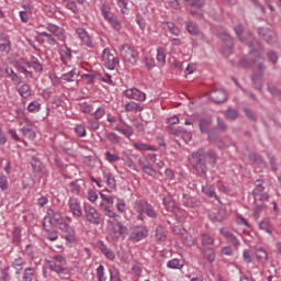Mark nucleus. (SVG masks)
<instances>
[{"label": "nucleus", "mask_w": 281, "mask_h": 281, "mask_svg": "<svg viewBox=\"0 0 281 281\" xmlns=\"http://www.w3.org/2000/svg\"><path fill=\"white\" fill-rule=\"evenodd\" d=\"M133 146L136 150H151L154 153L157 151L156 147H153L150 145H146L144 143H134Z\"/></svg>", "instance_id": "37"}, {"label": "nucleus", "mask_w": 281, "mask_h": 281, "mask_svg": "<svg viewBox=\"0 0 281 281\" xmlns=\"http://www.w3.org/2000/svg\"><path fill=\"white\" fill-rule=\"evenodd\" d=\"M168 269H183V261L181 259H171L167 262Z\"/></svg>", "instance_id": "33"}, {"label": "nucleus", "mask_w": 281, "mask_h": 281, "mask_svg": "<svg viewBox=\"0 0 281 281\" xmlns=\"http://www.w3.org/2000/svg\"><path fill=\"white\" fill-rule=\"evenodd\" d=\"M24 137H26L27 139H36V132L34 130H32V127L30 126H23L21 128Z\"/></svg>", "instance_id": "32"}, {"label": "nucleus", "mask_w": 281, "mask_h": 281, "mask_svg": "<svg viewBox=\"0 0 281 281\" xmlns=\"http://www.w3.org/2000/svg\"><path fill=\"white\" fill-rule=\"evenodd\" d=\"M97 278L98 281H106V277L104 276V266L100 265L97 268Z\"/></svg>", "instance_id": "55"}, {"label": "nucleus", "mask_w": 281, "mask_h": 281, "mask_svg": "<svg viewBox=\"0 0 281 281\" xmlns=\"http://www.w3.org/2000/svg\"><path fill=\"white\" fill-rule=\"evenodd\" d=\"M116 5L120 8L121 13L128 14V0H116Z\"/></svg>", "instance_id": "40"}, {"label": "nucleus", "mask_w": 281, "mask_h": 281, "mask_svg": "<svg viewBox=\"0 0 281 281\" xmlns=\"http://www.w3.org/2000/svg\"><path fill=\"white\" fill-rule=\"evenodd\" d=\"M69 189L71 194L78 195L80 194V192H82V184L80 183L79 180H77L75 182L69 183Z\"/></svg>", "instance_id": "31"}, {"label": "nucleus", "mask_w": 281, "mask_h": 281, "mask_svg": "<svg viewBox=\"0 0 281 281\" xmlns=\"http://www.w3.org/2000/svg\"><path fill=\"white\" fill-rule=\"evenodd\" d=\"M190 161L200 175H207V166H205V161L212 167L216 166V153L213 150L204 153L200 149L191 155Z\"/></svg>", "instance_id": "2"}, {"label": "nucleus", "mask_w": 281, "mask_h": 281, "mask_svg": "<svg viewBox=\"0 0 281 281\" xmlns=\"http://www.w3.org/2000/svg\"><path fill=\"white\" fill-rule=\"evenodd\" d=\"M162 30L170 32L173 36H179V34H181V30H179V27H177L172 22H165L162 24Z\"/></svg>", "instance_id": "24"}, {"label": "nucleus", "mask_w": 281, "mask_h": 281, "mask_svg": "<svg viewBox=\"0 0 281 281\" xmlns=\"http://www.w3.org/2000/svg\"><path fill=\"white\" fill-rule=\"evenodd\" d=\"M0 189L8 190V178L5 176H0Z\"/></svg>", "instance_id": "64"}, {"label": "nucleus", "mask_w": 281, "mask_h": 281, "mask_svg": "<svg viewBox=\"0 0 281 281\" xmlns=\"http://www.w3.org/2000/svg\"><path fill=\"white\" fill-rule=\"evenodd\" d=\"M12 46H10V40L7 37H0V52L2 54H10Z\"/></svg>", "instance_id": "28"}, {"label": "nucleus", "mask_w": 281, "mask_h": 281, "mask_svg": "<svg viewBox=\"0 0 281 281\" xmlns=\"http://www.w3.org/2000/svg\"><path fill=\"white\" fill-rule=\"evenodd\" d=\"M68 207L72 216H76L77 218L82 216V205L80 204V200H78V198H70L68 200Z\"/></svg>", "instance_id": "11"}, {"label": "nucleus", "mask_w": 281, "mask_h": 281, "mask_svg": "<svg viewBox=\"0 0 281 281\" xmlns=\"http://www.w3.org/2000/svg\"><path fill=\"white\" fill-rule=\"evenodd\" d=\"M210 99L212 102H215V104H222V102H225L227 100V92L225 90L220 89V90H213L210 93Z\"/></svg>", "instance_id": "15"}, {"label": "nucleus", "mask_w": 281, "mask_h": 281, "mask_svg": "<svg viewBox=\"0 0 281 281\" xmlns=\"http://www.w3.org/2000/svg\"><path fill=\"white\" fill-rule=\"evenodd\" d=\"M123 109L126 113H140V111H144V105L134 101H127L123 104Z\"/></svg>", "instance_id": "16"}, {"label": "nucleus", "mask_w": 281, "mask_h": 281, "mask_svg": "<svg viewBox=\"0 0 281 281\" xmlns=\"http://www.w3.org/2000/svg\"><path fill=\"white\" fill-rule=\"evenodd\" d=\"M47 269L55 271V273H65L67 271V259L60 255L53 257V260L47 261Z\"/></svg>", "instance_id": "5"}, {"label": "nucleus", "mask_w": 281, "mask_h": 281, "mask_svg": "<svg viewBox=\"0 0 281 281\" xmlns=\"http://www.w3.org/2000/svg\"><path fill=\"white\" fill-rule=\"evenodd\" d=\"M104 159L109 164H115V161H120V156L116 154H112L111 151H105Z\"/></svg>", "instance_id": "45"}, {"label": "nucleus", "mask_w": 281, "mask_h": 281, "mask_svg": "<svg viewBox=\"0 0 281 281\" xmlns=\"http://www.w3.org/2000/svg\"><path fill=\"white\" fill-rule=\"evenodd\" d=\"M156 238L157 240H159L160 243H162L164 240H166V235L164 234V228H161V226H158L156 228Z\"/></svg>", "instance_id": "59"}, {"label": "nucleus", "mask_w": 281, "mask_h": 281, "mask_svg": "<svg viewBox=\"0 0 281 281\" xmlns=\"http://www.w3.org/2000/svg\"><path fill=\"white\" fill-rule=\"evenodd\" d=\"M249 160L252 162L255 168H259L262 170V168H267V162L260 157L258 154H250L249 155Z\"/></svg>", "instance_id": "20"}, {"label": "nucleus", "mask_w": 281, "mask_h": 281, "mask_svg": "<svg viewBox=\"0 0 281 281\" xmlns=\"http://www.w3.org/2000/svg\"><path fill=\"white\" fill-rule=\"evenodd\" d=\"M31 166L34 172H43V162H41L40 159L33 157L31 160Z\"/></svg>", "instance_id": "38"}, {"label": "nucleus", "mask_w": 281, "mask_h": 281, "mask_svg": "<svg viewBox=\"0 0 281 281\" xmlns=\"http://www.w3.org/2000/svg\"><path fill=\"white\" fill-rule=\"evenodd\" d=\"M120 54L125 63H130V65H137V60H139V53L127 44L120 47Z\"/></svg>", "instance_id": "6"}, {"label": "nucleus", "mask_w": 281, "mask_h": 281, "mask_svg": "<svg viewBox=\"0 0 281 281\" xmlns=\"http://www.w3.org/2000/svg\"><path fill=\"white\" fill-rule=\"evenodd\" d=\"M76 78H78V72L76 70H70L61 76V80H65L66 82H74L76 81Z\"/></svg>", "instance_id": "36"}, {"label": "nucleus", "mask_w": 281, "mask_h": 281, "mask_svg": "<svg viewBox=\"0 0 281 281\" xmlns=\"http://www.w3.org/2000/svg\"><path fill=\"white\" fill-rule=\"evenodd\" d=\"M24 72H27V69H34V71H43V65L38 63V59L32 58V63L25 61L22 66Z\"/></svg>", "instance_id": "19"}, {"label": "nucleus", "mask_w": 281, "mask_h": 281, "mask_svg": "<svg viewBox=\"0 0 281 281\" xmlns=\"http://www.w3.org/2000/svg\"><path fill=\"white\" fill-rule=\"evenodd\" d=\"M202 192L206 194V196H210V199H214V196L216 199V192L214 191L213 186L206 184L202 187Z\"/></svg>", "instance_id": "39"}, {"label": "nucleus", "mask_w": 281, "mask_h": 281, "mask_svg": "<svg viewBox=\"0 0 281 281\" xmlns=\"http://www.w3.org/2000/svg\"><path fill=\"white\" fill-rule=\"evenodd\" d=\"M173 234H177L180 236H182L186 245H188V247H192L194 245H196V237L190 235L189 233H186V231H181V228L179 226L173 228Z\"/></svg>", "instance_id": "14"}, {"label": "nucleus", "mask_w": 281, "mask_h": 281, "mask_svg": "<svg viewBox=\"0 0 281 281\" xmlns=\"http://www.w3.org/2000/svg\"><path fill=\"white\" fill-rule=\"evenodd\" d=\"M143 171L145 172V175H148L149 177H156L157 176V171L155 170V168L150 164H147V166L143 168Z\"/></svg>", "instance_id": "54"}, {"label": "nucleus", "mask_w": 281, "mask_h": 281, "mask_svg": "<svg viewBox=\"0 0 281 281\" xmlns=\"http://www.w3.org/2000/svg\"><path fill=\"white\" fill-rule=\"evenodd\" d=\"M31 14H32V12L30 10L21 11L20 12V19H21L22 23H27V21H30V15Z\"/></svg>", "instance_id": "61"}, {"label": "nucleus", "mask_w": 281, "mask_h": 281, "mask_svg": "<svg viewBox=\"0 0 281 281\" xmlns=\"http://www.w3.org/2000/svg\"><path fill=\"white\" fill-rule=\"evenodd\" d=\"M226 117L227 120H236V117H238V112L236 110L228 109Z\"/></svg>", "instance_id": "62"}, {"label": "nucleus", "mask_w": 281, "mask_h": 281, "mask_svg": "<svg viewBox=\"0 0 281 281\" xmlns=\"http://www.w3.org/2000/svg\"><path fill=\"white\" fill-rule=\"evenodd\" d=\"M220 234H222V236H224V238L235 247H240V240H238V238H236L228 228H221Z\"/></svg>", "instance_id": "18"}, {"label": "nucleus", "mask_w": 281, "mask_h": 281, "mask_svg": "<svg viewBox=\"0 0 281 281\" xmlns=\"http://www.w3.org/2000/svg\"><path fill=\"white\" fill-rule=\"evenodd\" d=\"M131 212L134 216L137 217L138 221H144V214L149 216V218L157 217V212L155 211L153 205L148 204V202L144 200L134 202Z\"/></svg>", "instance_id": "4"}, {"label": "nucleus", "mask_w": 281, "mask_h": 281, "mask_svg": "<svg viewBox=\"0 0 281 281\" xmlns=\"http://www.w3.org/2000/svg\"><path fill=\"white\" fill-rule=\"evenodd\" d=\"M256 257L261 262H267V260H269V254H267L266 250L262 248L257 249Z\"/></svg>", "instance_id": "43"}, {"label": "nucleus", "mask_w": 281, "mask_h": 281, "mask_svg": "<svg viewBox=\"0 0 281 281\" xmlns=\"http://www.w3.org/2000/svg\"><path fill=\"white\" fill-rule=\"evenodd\" d=\"M47 214L50 218V223L55 225V227H58L61 232H67L69 229V224L65 222V218H63V215L60 213L48 209Z\"/></svg>", "instance_id": "7"}, {"label": "nucleus", "mask_w": 281, "mask_h": 281, "mask_svg": "<svg viewBox=\"0 0 281 281\" xmlns=\"http://www.w3.org/2000/svg\"><path fill=\"white\" fill-rule=\"evenodd\" d=\"M187 31L189 32V34H199V29L196 27V24L192 22H187Z\"/></svg>", "instance_id": "56"}, {"label": "nucleus", "mask_w": 281, "mask_h": 281, "mask_svg": "<svg viewBox=\"0 0 281 281\" xmlns=\"http://www.w3.org/2000/svg\"><path fill=\"white\" fill-rule=\"evenodd\" d=\"M243 258H244V262H246L247 265H250V262H254V251L249 249H245L243 251Z\"/></svg>", "instance_id": "44"}, {"label": "nucleus", "mask_w": 281, "mask_h": 281, "mask_svg": "<svg viewBox=\"0 0 281 281\" xmlns=\"http://www.w3.org/2000/svg\"><path fill=\"white\" fill-rule=\"evenodd\" d=\"M34 280V269L26 268L22 274V281H32Z\"/></svg>", "instance_id": "41"}, {"label": "nucleus", "mask_w": 281, "mask_h": 281, "mask_svg": "<svg viewBox=\"0 0 281 281\" xmlns=\"http://www.w3.org/2000/svg\"><path fill=\"white\" fill-rule=\"evenodd\" d=\"M109 22V25L113 27L116 32H120L122 30V23L117 19V16H111L110 19L106 20Z\"/></svg>", "instance_id": "34"}, {"label": "nucleus", "mask_w": 281, "mask_h": 281, "mask_svg": "<svg viewBox=\"0 0 281 281\" xmlns=\"http://www.w3.org/2000/svg\"><path fill=\"white\" fill-rule=\"evenodd\" d=\"M190 8L191 14H196V10H201L205 5V0H180Z\"/></svg>", "instance_id": "17"}, {"label": "nucleus", "mask_w": 281, "mask_h": 281, "mask_svg": "<svg viewBox=\"0 0 281 281\" xmlns=\"http://www.w3.org/2000/svg\"><path fill=\"white\" fill-rule=\"evenodd\" d=\"M103 179H104L106 186H109V188H115L116 182H115V177H113V175L104 173Z\"/></svg>", "instance_id": "42"}, {"label": "nucleus", "mask_w": 281, "mask_h": 281, "mask_svg": "<svg viewBox=\"0 0 281 281\" xmlns=\"http://www.w3.org/2000/svg\"><path fill=\"white\" fill-rule=\"evenodd\" d=\"M148 237V228L145 226H137L130 235V240L132 243H139V240H144V238Z\"/></svg>", "instance_id": "10"}, {"label": "nucleus", "mask_w": 281, "mask_h": 281, "mask_svg": "<svg viewBox=\"0 0 281 281\" xmlns=\"http://www.w3.org/2000/svg\"><path fill=\"white\" fill-rule=\"evenodd\" d=\"M46 30L47 31L40 32V36H44L48 45H56V38L57 41H61V43H64V41L67 38V36L65 35V29L54 23H48L46 25Z\"/></svg>", "instance_id": "3"}, {"label": "nucleus", "mask_w": 281, "mask_h": 281, "mask_svg": "<svg viewBox=\"0 0 281 281\" xmlns=\"http://www.w3.org/2000/svg\"><path fill=\"white\" fill-rule=\"evenodd\" d=\"M201 240H202L203 247H210V245H214V239L206 234H203L201 236Z\"/></svg>", "instance_id": "51"}, {"label": "nucleus", "mask_w": 281, "mask_h": 281, "mask_svg": "<svg viewBox=\"0 0 281 281\" xmlns=\"http://www.w3.org/2000/svg\"><path fill=\"white\" fill-rule=\"evenodd\" d=\"M98 249L108 258V260H115V252L111 250L106 245H104L102 241L97 243Z\"/></svg>", "instance_id": "21"}, {"label": "nucleus", "mask_w": 281, "mask_h": 281, "mask_svg": "<svg viewBox=\"0 0 281 281\" xmlns=\"http://www.w3.org/2000/svg\"><path fill=\"white\" fill-rule=\"evenodd\" d=\"M88 200L90 203H95V201H98V193L93 191V189L88 190Z\"/></svg>", "instance_id": "60"}, {"label": "nucleus", "mask_w": 281, "mask_h": 281, "mask_svg": "<svg viewBox=\"0 0 281 281\" xmlns=\"http://www.w3.org/2000/svg\"><path fill=\"white\" fill-rule=\"evenodd\" d=\"M85 212L87 221H89V223H93L94 225L100 224V213H98V210H95V207L87 205L85 206Z\"/></svg>", "instance_id": "12"}, {"label": "nucleus", "mask_w": 281, "mask_h": 281, "mask_svg": "<svg viewBox=\"0 0 281 281\" xmlns=\"http://www.w3.org/2000/svg\"><path fill=\"white\" fill-rule=\"evenodd\" d=\"M16 89L21 98H30L32 95V88L27 83H22L21 86L18 83Z\"/></svg>", "instance_id": "23"}, {"label": "nucleus", "mask_w": 281, "mask_h": 281, "mask_svg": "<svg viewBox=\"0 0 281 281\" xmlns=\"http://www.w3.org/2000/svg\"><path fill=\"white\" fill-rule=\"evenodd\" d=\"M29 113H38L41 111V103L33 101L27 105Z\"/></svg>", "instance_id": "47"}, {"label": "nucleus", "mask_w": 281, "mask_h": 281, "mask_svg": "<svg viewBox=\"0 0 281 281\" xmlns=\"http://www.w3.org/2000/svg\"><path fill=\"white\" fill-rule=\"evenodd\" d=\"M162 203H164L167 212H176V210H177V202H175V200H172L171 198H165L162 200Z\"/></svg>", "instance_id": "29"}, {"label": "nucleus", "mask_w": 281, "mask_h": 281, "mask_svg": "<svg viewBox=\"0 0 281 281\" xmlns=\"http://www.w3.org/2000/svg\"><path fill=\"white\" fill-rule=\"evenodd\" d=\"M156 60H157L158 67H164V65H166V49H164L162 47L157 48Z\"/></svg>", "instance_id": "25"}, {"label": "nucleus", "mask_w": 281, "mask_h": 281, "mask_svg": "<svg viewBox=\"0 0 281 281\" xmlns=\"http://www.w3.org/2000/svg\"><path fill=\"white\" fill-rule=\"evenodd\" d=\"M102 60L104 67H106V69H110L111 71H113V69H115L117 65H120V59L115 57V55L111 54V50L106 48L102 53Z\"/></svg>", "instance_id": "8"}, {"label": "nucleus", "mask_w": 281, "mask_h": 281, "mask_svg": "<svg viewBox=\"0 0 281 281\" xmlns=\"http://www.w3.org/2000/svg\"><path fill=\"white\" fill-rule=\"evenodd\" d=\"M92 115L95 120H102V117L106 115V110H104L103 106H100L95 111H93Z\"/></svg>", "instance_id": "49"}, {"label": "nucleus", "mask_w": 281, "mask_h": 281, "mask_svg": "<svg viewBox=\"0 0 281 281\" xmlns=\"http://www.w3.org/2000/svg\"><path fill=\"white\" fill-rule=\"evenodd\" d=\"M65 232V240H66V245L68 247H71V245H74V243H76V233L74 231H71V228H69L68 226V229L67 231H64Z\"/></svg>", "instance_id": "27"}, {"label": "nucleus", "mask_w": 281, "mask_h": 281, "mask_svg": "<svg viewBox=\"0 0 281 281\" xmlns=\"http://www.w3.org/2000/svg\"><path fill=\"white\" fill-rule=\"evenodd\" d=\"M101 13H102V16L104 18V20L106 21L108 19L111 18V8H109V5L106 4H102L101 7Z\"/></svg>", "instance_id": "58"}, {"label": "nucleus", "mask_w": 281, "mask_h": 281, "mask_svg": "<svg viewBox=\"0 0 281 281\" xmlns=\"http://www.w3.org/2000/svg\"><path fill=\"white\" fill-rule=\"evenodd\" d=\"M100 210L104 212L105 216L109 218H113V221H110V224L112 227L110 228L109 236L112 240H120L122 236H126V233L128 232V228L122 224V222H119L121 218L120 214L115 213L113 210H111V206L108 204L101 203Z\"/></svg>", "instance_id": "1"}, {"label": "nucleus", "mask_w": 281, "mask_h": 281, "mask_svg": "<svg viewBox=\"0 0 281 281\" xmlns=\"http://www.w3.org/2000/svg\"><path fill=\"white\" fill-rule=\"evenodd\" d=\"M224 45L226 46V49H224V54L225 56H229V54H232V47H234V41L229 35H225Z\"/></svg>", "instance_id": "35"}, {"label": "nucleus", "mask_w": 281, "mask_h": 281, "mask_svg": "<svg viewBox=\"0 0 281 281\" xmlns=\"http://www.w3.org/2000/svg\"><path fill=\"white\" fill-rule=\"evenodd\" d=\"M106 139L112 144H120L122 138L117 134L111 132L106 135Z\"/></svg>", "instance_id": "52"}, {"label": "nucleus", "mask_w": 281, "mask_h": 281, "mask_svg": "<svg viewBox=\"0 0 281 281\" xmlns=\"http://www.w3.org/2000/svg\"><path fill=\"white\" fill-rule=\"evenodd\" d=\"M5 75L12 80L13 83L21 85V78H19V75H16L12 68L7 67Z\"/></svg>", "instance_id": "30"}, {"label": "nucleus", "mask_w": 281, "mask_h": 281, "mask_svg": "<svg viewBox=\"0 0 281 281\" xmlns=\"http://www.w3.org/2000/svg\"><path fill=\"white\" fill-rule=\"evenodd\" d=\"M114 131H117L119 133H122V135H124L125 137H131V135H133V130L131 127H122L120 125H117Z\"/></svg>", "instance_id": "46"}, {"label": "nucleus", "mask_w": 281, "mask_h": 281, "mask_svg": "<svg viewBox=\"0 0 281 281\" xmlns=\"http://www.w3.org/2000/svg\"><path fill=\"white\" fill-rule=\"evenodd\" d=\"M247 45H249L250 47H255L250 54L251 56H257V59H255V63H260V60H262V58L260 57V44H258V42L256 41H250V42H246Z\"/></svg>", "instance_id": "22"}, {"label": "nucleus", "mask_w": 281, "mask_h": 281, "mask_svg": "<svg viewBox=\"0 0 281 281\" xmlns=\"http://www.w3.org/2000/svg\"><path fill=\"white\" fill-rule=\"evenodd\" d=\"M125 98L135 100L136 102H146V93L137 88H128L124 91Z\"/></svg>", "instance_id": "9"}, {"label": "nucleus", "mask_w": 281, "mask_h": 281, "mask_svg": "<svg viewBox=\"0 0 281 281\" xmlns=\"http://www.w3.org/2000/svg\"><path fill=\"white\" fill-rule=\"evenodd\" d=\"M143 64L145 65L146 69L150 70L154 69V67H156V63H155V58H153V54L146 53L143 59Z\"/></svg>", "instance_id": "26"}, {"label": "nucleus", "mask_w": 281, "mask_h": 281, "mask_svg": "<svg viewBox=\"0 0 281 281\" xmlns=\"http://www.w3.org/2000/svg\"><path fill=\"white\" fill-rule=\"evenodd\" d=\"M75 133L78 137H85L87 135V128H85V125H76Z\"/></svg>", "instance_id": "57"}, {"label": "nucleus", "mask_w": 281, "mask_h": 281, "mask_svg": "<svg viewBox=\"0 0 281 281\" xmlns=\"http://www.w3.org/2000/svg\"><path fill=\"white\" fill-rule=\"evenodd\" d=\"M76 32L80 41H82V43L87 45V47H90V48L95 47V42H93V38L89 36V33H87V30H85L83 27H78Z\"/></svg>", "instance_id": "13"}, {"label": "nucleus", "mask_w": 281, "mask_h": 281, "mask_svg": "<svg viewBox=\"0 0 281 281\" xmlns=\"http://www.w3.org/2000/svg\"><path fill=\"white\" fill-rule=\"evenodd\" d=\"M81 111L82 113H88V115H93V106L85 103L82 106H81Z\"/></svg>", "instance_id": "63"}, {"label": "nucleus", "mask_w": 281, "mask_h": 281, "mask_svg": "<svg viewBox=\"0 0 281 281\" xmlns=\"http://www.w3.org/2000/svg\"><path fill=\"white\" fill-rule=\"evenodd\" d=\"M116 210L117 212H120L121 214H124V212H126V201L122 198H119L116 200Z\"/></svg>", "instance_id": "48"}, {"label": "nucleus", "mask_w": 281, "mask_h": 281, "mask_svg": "<svg viewBox=\"0 0 281 281\" xmlns=\"http://www.w3.org/2000/svg\"><path fill=\"white\" fill-rule=\"evenodd\" d=\"M259 227L263 231L267 232L268 234H271V222L269 220H263L260 224Z\"/></svg>", "instance_id": "53"}, {"label": "nucleus", "mask_w": 281, "mask_h": 281, "mask_svg": "<svg viewBox=\"0 0 281 281\" xmlns=\"http://www.w3.org/2000/svg\"><path fill=\"white\" fill-rule=\"evenodd\" d=\"M211 121L207 119L200 120V131L201 133H207V128H210Z\"/></svg>", "instance_id": "50"}]
</instances>
